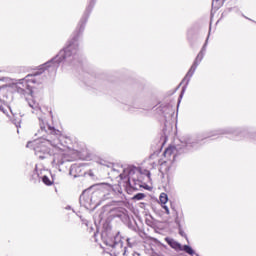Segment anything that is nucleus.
<instances>
[{
    "label": "nucleus",
    "instance_id": "f257e3e1",
    "mask_svg": "<svg viewBox=\"0 0 256 256\" xmlns=\"http://www.w3.org/2000/svg\"><path fill=\"white\" fill-rule=\"evenodd\" d=\"M175 153H177V147L175 146H168L165 149L163 153L165 160L160 159L158 161V164L161 167L160 169H163L164 167V171H169V165L175 161Z\"/></svg>",
    "mask_w": 256,
    "mask_h": 256
},
{
    "label": "nucleus",
    "instance_id": "f03ea898",
    "mask_svg": "<svg viewBox=\"0 0 256 256\" xmlns=\"http://www.w3.org/2000/svg\"><path fill=\"white\" fill-rule=\"evenodd\" d=\"M61 151L62 159L68 162L76 161V159H79V156L81 155V151L72 149L69 146H64V149H61Z\"/></svg>",
    "mask_w": 256,
    "mask_h": 256
},
{
    "label": "nucleus",
    "instance_id": "7ed1b4c3",
    "mask_svg": "<svg viewBox=\"0 0 256 256\" xmlns=\"http://www.w3.org/2000/svg\"><path fill=\"white\" fill-rule=\"evenodd\" d=\"M41 73H43V70H40L34 74H28L26 76V82L29 84L31 83H41Z\"/></svg>",
    "mask_w": 256,
    "mask_h": 256
},
{
    "label": "nucleus",
    "instance_id": "20e7f679",
    "mask_svg": "<svg viewBox=\"0 0 256 256\" xmlns=\"http://www.w3.org/2000/svg\"><path fill=\"white\" fill-rule=\"evenodd\" d=\"M159 201L162 209H164L166 215H170L169 207H167V202L169 201V196L167 193H161L159 196Z\"/></svg>",
    "mask_w": 256,
    "mask_h": 256
},
{
    "label": "nucleus",
    "instance_id": "39448f33",
    "mask_svg": "<svg viewBox=\"0 0 256 256\" xmlns=\"http://www.w3.org/2000/svg\"><path fill=\"white\" fill-rule=\"evenodd\" d=\"M0 101L1 103H9V89L0 87Z\"/></svg>",
    "mask_w": 256,
    "mask_h": 256
},
{
    "label": "nucleus",
    "instance_id": "423d86ee",
    "mask_svg": "<svg viewBox=\"0 0 256 256\" xmlns=\"http://www.w3.org/2000/svg\"><path fill=\"white\" fill-rule=\"evenodd\" d=\"M0 111H2V113H4V115H8L9 111L12 113L13 111L11 110V108L9 107V105H7V103H3L0 105Z\"/></svg>",
    "mask_w": 256,
    "mask_h": 256
},
{
    "label": "nucleus",
    "instance_id": "0eeeda50",
    "mask_svg": "<svg viewBox=\"0 0 256 256\" xmlns=\"http://www.w3.org/2000/svg\"><path fill=\"white\" fill-rule=\"evenodd\" d=\"M104 243L107 245V247H115L117 245V242H115V238H104Z\"/></svg>",
    "mask_w": 256,
    "mask_h": 256
},
{
    "label": "nucleus",
    "instance_id": "6e6552de",
    "mask_svg": "<svg viewBox=\"0 0 256 256\" xmlns=\"http://www.w3.org/2000/svg\"><path fill=\"white\" fill-rule=\"evenodd\" d=\"M49 135H54L55 139H59V137H61V131L55 129V128H49Z\"/></svg>",
    "mask_w": 256,
    "mask_h": 256
},
{
    "label": "nucleus",
    "instance_id": "1a4fd4ad",
    "mask_svg": "<svg viewBox=\"0 0 256 256\" xmlns=\"http://www.w3.org/2000/svg\"><path fill=\"white\" fill-rule=\"evenodd\" d=\"M42 182L44 183V185H48V186L53 185V181H51V179H49V177L47 176L42 177Z\"/></svg>",
    "mask_w": 256,
    "mask_h": 256
},
{
    "label": "nucleus",
    "instance_id": "9d476101",
    "mask_svg": "<svg viewBox=\"0 0 256 256\" xmlns=\"http://www.w3.org/2000/svg\"><path fill=\"white\" fill-rule=\"evenodd\" d=\"M175 215H174V219L176 221V223H179V221H181V217H183L182 214L179 215V212H177V210H175V208H172Z\"/></svg>",
    "mask_w": 256,
    "mask_h": 256
},
{
    "label": "nucleus",
    "instance_id": "9b49d317",
    "mask_svg": "<svg viewBox=\"0 0 256 256\" xmlns=\"http://www.w3.org/2000/svg\"><path fill=\"white\" fill-rule=\"evenodd\" d=\"M57 58L52 59L50 62H47L45 64V67H57Z\"/></svg>",
    "mask_w": 256,
    "mask_h": 256
},
{
    "label": "nucleus",
    "instance_id": "f8f14e48",
    "mask_svg": "<svg viewBox=\"0 0 256 256\" xmlns=\"http://www.w3.org/2000/svg\"><path fill=\"white\" fill-rule=\"evenodd\" d=\"M28 103L32 109H37L39 107V103L35 102V100H29Z\"/></svg>",
    "mask_w": 256,
    "mask_h": 256
},
{
    "label": "nucleus",
    "instance_id": "ddd939ff",
    "mask_svg": "<svg viewBox=\"0 0 256 256\" xmlns=\"http://www.w3.org/2000/svg\"><path fill=\"white\" fill-rule=\"evenodd\" d=\"M133 199H135L136 201H141L142 199H145V194L138 193V194L134 195Z\"/></svg>",
    "mask_w": 256,
    "mask_h": 256
},
{
    "label": "nucleus",
    "instance_id": "4468645a",
    "mask_svg": "<svg viewBox=\"0 0 256 256\" xmlns=\"http://www.w3.org/2000/svg\"><path fill=\"white\" fill-rule=\"evenodd\" d=\"M184 251L188 253V255H193V248L188 245L184 246Z\"/></svg>",
    "mask_w": 256,
    "mask_h": 256
},
{
    "label": "nucleus",
    "instance_id": "2eb2a0df",
    "mask_svg": "<svg viewBox=\"0 0 256 256\" xmlns=\"http://www.w3.org/2000/svg\"><path fill=\"white\" fill-rule=\"evenodd\" d=\"M168 244L173 247V249H177L179 247V243L173 241V240H168Z\"/></svg>",
    "mask_w": 256,
    "mask_h": 256
},
{
    "label": "nucleus",
    "instance_id": "dca6fc26",
    "mask_svg": "<svg viewBox=\"0 0 256 256\" xmlns=\"http://www.w3.org/2000/svg\"><path fill=\"white\" fill-rule=\"evenodd\" d=\"M195 69H197V61H195L194 63H193V65L191 66V68H190V71H189V73H194L195 72Z\"/></svg>",
    "mask_w": 256,
    "mask_h": 256
},
{
    "label": "nucleus",
    "instance_id": "f3484780",
    "mask_svg": "<svg viewBox=\"0 0 256 256\" xmlns=\"http://www.w3.org/2000/svg\"><path fill=\"white\" fill-rule=\"evenodd\" d=\"M143 175H146V177H148V179H151V172L149 170H144Z\"/></svg>",
    "mask_w": 256,
    "mask_h": 256
},
{
    "label": "nucleus",
    "instance_id": "a211bd4d",
    "mask_svg": "<svg viewBox=\"0 0 256 256\" xmlns=\"http://www.w3.org/2000/svg\"><path fill=\"white\" fill-rule=\"evenodd\" d=\"M69 141H71V138H69V137L64 138V143H69Z\"/></svg>",
    "mask_w": 256,
    "mask_h": 256
},
{
    "label": "nucleus",
    "instance_id": "6ab92c4d",
    "mask_svg": "<svg viewBox=\"0 0 256 256\" xmlns=\"http://www.w3.org/2000/svg\"><path fill=\"white\" fill-rule=\"evenodd\" d=\"M42 147H45V145H43V143H41V144L39 145L38 149H39V148L41 149Z\"/></svg>",
    "mask_w": 256,
    "mask_h": 256
},
{
    "label": "nucleus",
    "instance_id": "aec40b11",
    "mask_svg": "<svg viewBox=\"0 0 256 256\" xmlns=\"http://www.w3.org/2000/svg\"><path fill=\"white\" fill-rule=\"evenodd\" d=\"M215 1H216V3H217L219 0H213L212 5H214V4H215Z\"/></svg>",
    "mask_w": 256,
    "mask_h": 256
},
{
    "label": "nucleus",
    "instance_id": "412c9836",
    "mask_svg": "<svg viewBox=\"0 0 256 256\" xmlns=\"http://www.w3.org/2000/svg\"><path fill=\"white\" fill-rule=\"evenodd\" d=\"M43 151H47V149H44Z\"/></svg>",
    "mask_w": 256,
    "mask_h": 256
}]
</instances>
